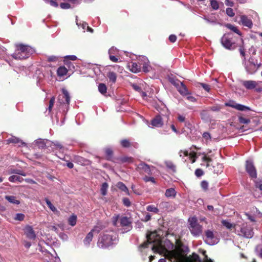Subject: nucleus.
<instances>
[{"mask_svg":"<svg viewBox=\"0 0 262 262\" xmlns=\"http://www.w3.org/2000/svg\"><path fill=\"white\" fill-rule=\"evenodd\" d=\"M117 234L113 231H105L99 237L97 243L98 246L101 248H106L116 244L117 241Z\"/></svg>","mask_w":262,"mask_h":262,"instance_id":"obj_1","label":"nucleus"},{"mask_svg":"<svg viewBox=\"0 0 262 262\" xmlns=\"http://www.w3.org/2000/svg\"><path fill=\"white\" fill-rule=\"evenodd\" d=\"M15 52L11 55L15 59H24L28 58L35 52V50L30 46L23 44L16 45Z\"/></svg>","mask_w":262,"mask_h":262,"instance_id":"obj_2","label":"nucleus"},{"mask_svg":"<svg viewBox=\"0 0 262 262\" xmlns=\"http://www.w3.org/2000/svg\"><path fill=\"white\" fill-rule=\"evenodd\" d=\"M235 232L238 235L247 238H251L254 235L253 228L246 223L241 225L237 224L235 227Z\"/></svg>","mask_w":262,"mask_h":262,"instance_id":"obj_3","label":"nucleus"},{"mask_svg":"<svg viewBox=\"0 0 262 262\" xmlns=\"http://www.w3.org/2000/svg\"><path fill=\"white\" fill-rule=\"evenodd\" d=\"M113 224L117 227H124L127 231L132 229L131 221L130 219L126 216L120 217L119 215H115L112 218Z\"/></svg>","mask_w":262,"mask_h":262,"instance_id":"obj_4","label":"nucleus"},{"mask_svg":"<svg viewBox=\"0 0 262 262\" xmlns=\"http://www.w3.org/2000/svg\"><path fill=\"white\" fill-rule=\"evenodd\" d=\"M189 230L192 235L194 236H199L202 233V227L198 223L197 219L195 217H192L189 219Z\"/></svg>","mask_w":262,"mask_h":262,"instance_id":"obj_5","label":"nucleus"},{"mask_svg":"<svg viewBox=\"0 0 262 262\" xmlns=\"http://www.w3.org/2000/svg\"><path fill=\"white\" fill-rule=\"evenodd\" d=\"M260 63L253 58H250L245 63V68L248 74H253L258 69Z\"/></svg>","mask_w":262,"mask_h":262,"instance_id":"obj_6","label":"nucleus"},{"mask_svg":"<svg viewBox=\"0 0 262 262\" xmlns=\"http://www.w3.org/2000/svg\"><path fill=\"white\" fill-rule=\"evenodd\" d=\"M232 34L230 33L225 34L221 39V43L222 45L226 49L229 50L234 49L236 46L235 43L232 41Z\"/></svg>","mask_w":262,"mask_h":262,"instance_id":"obj_7","label":"nucleus"},{"mask_svg":"<svg viewBox=\"0 0 262 262\" xmlns=\"http://www.w3.org/2000/svg\"><path fill=\"white\" fill-rule=\"evenodd\" d=\"M205 242L210 245H214L219 242V239L216 237L213 231L208 230L205 232Z\"/></svg>","mask_w":262,"mask_h":262,"instance_id":"obj_8","label":"nucleus"},{"mask_svg":"<svg viewBox=\"0 0 262 262\" xmlns=\"http://www.w3.org/2000/svg\"><path fill=\"white\" fill-rule=\"evenodd\" d=\"M246 170L251 178L253 179L256 178V170L252 161L247 160L246 161Z\"/></svg>","mask_w":262,"mask_h":262,"instance_id":"obj_9","label":"nucleus"},{"mask_svg":"<svg viewBox=\"0 0 262 262\" xmlns=\"http://www.w3.org/2000/svg\"><path fill=\"white\" fill-rule=\"evenodd\" d=\"M225 105L226 106H230L241 111L250 110V107L243 104L237 103L233 101H230L227 103H226Z\"/></svg>","mask_w":262,"mask_h":262,"instance_id":"obj_10","label":"nucleus"},{"mask_svg":"<svg viewBox=\"0 0 262 262\" xmlns=\"http://www.w3.org/2000/svg\"><path fill=\"white\" fill-rule=\"evenodd\" d=\"M139 61L140 67L142 66L143 70L144 72H148L150 71L151 67L149 65V60L146 57L144 56H140Z\"/></svg>","mask_w":262,"mask_h":262,"instance_id":"obj_11","label":"nucleus"},{"mask_svg":"<svg viewBox=\"0 0 262 262\" xmlns=\"http://www.w3.org/2000/svg\"><path fill=\"white\" fill-rule=\"evenodd\" d=\"M178 89L179 93L183 96H187L189 94V91L186 86L181 82H176L173 83Z\"/></svg>","mask_w":262,"mask_h":262,"instance_id":"obj_12","label":"nucleus"},{"mask_svg":"<svg viewBox=\"0 0 262 262\" xmlns=\"http://www.w3.org/2000/svg\"><path fill=\"white\" fill-rule=\"evenodd\" d=\"M241 82L243 86L247 89L252 90L256 88L259 82H256L253 80H243Z\"/></svg>","mask_w":262,"mask_h":262,"instance_id":"obj_13","label":"nucleus"},{"mask_svg":"<svg viewBox=\"0 0 262 262\" xmlns=\"http://www.w3.org/2000/svg\"><path fill=\"white\" fill-rule=\"evenodd\" d=\"M6 142L8 144L10 143H14L18 144L19 146L26 145V143L25 142L22 141L19 138L14 136H12L11 137L9 138L6 140Z\"/></svg>","mask_w":262,"mask_h":262,"instance_id":"obj_14","label":"nucleus"},{"mask_svg":"<svg viewBox=\"0 0 262 262\" xmlns=\"http://www.w3.org/2000/svg\"><path fill=\"white\" fill-rule=\"evenodd\" d=\"M25 233L27 237L31 239H34L36 238L35 233L30 226H27L25 228Z\"/></svg>","mask_w":262,"mask_h":262,"instance_id":"obj_15","label":"nucleus"},{"mask_svg":"<svg viewBox=\"0 0 262 262\" xmlns=\"http://www.w3.org/2000/svg\"><path fill=\"white\" fill-rule=\"evenodd\" d=\"M137 169L139 171H143L148 174H150L151 169L150 166L144 162L140 163L137 167Z\"/></svg>","mask_w":262,"mask_h":262,"instance_id":"obj_16","label":"nucleus"},{"mask_svg":"<svg viewBox=\"0 0 262 262\" xmlns=\"http://www.w3.org/2000/svg\"><path fill=\"white\" fill-rule=\"evenodd\" d=\"M151 124L153 127H161L163 125V121L160 115H158L154 118L151 122Z\"/></svg>","mask_w":262,"mask_h":262,"instance_id":"obj_17","label":"nucleus"},{"mask_svg":"<svg viewBox=\"0 0 262 262\" xmlns=\"http://www.w3.org/2000/svg\"><path fill=\"white\" fill-rule=\"evenodd\" d=\"M127 67L130 71L134 73L139 72L141 70L140 64L138 65L136 62H130L128 63Z\"/></svg>","mask_w":262,"mask_h":262,"instance_id":"obj_18","label":"nucleus"},{"mask_svg":"<svg viewBox=\"0 0 262 262\" xmlns=\"http://www.w3.org/2000/svg\"><path fill=\"white\" fill-rule=\"evenodd\" d=\"M241 21L243 25L248 28H250L252 26L251 20L249 19L246 15H242L241 16Z\"/></svg>","mask_w":262,"mask_h":262,"instance_id":"obj_19","label":"nucleus"},{"mask_svg":"<svg viewBox=\"0 0 262 262\" xmlns=\"http://www.w3.org/2000/svg\"><path fill=\"white\" fill-rule=\"evenodd\" d=\"M212 161V160L211 158L204 155V156L202 158L201 165L203 166H205L206 168H209L210 166V163H211Z\"/></svg>","mask_w":262,"mask_h":262,"instance_id":"obj_20","label":"nucleus"},{"mask_svg":"<svg viewBox=\"0 0 262 262\" xmlns=\"http://www.w3.org/2000/svg\"><path fill=\"white\" fill-rule=\"evenodd\" d=\"M177 192L173 188L167 189L165 193V196L169 198H174Z\"/></svg>","mask_w":262,"mask_h":262,"instance_id":"obj_21","label":"nucleus"},{"mask_svg":"<svg viewBox=\"0 0 262 262\" xmlns=\"http://www.w3.org/2000/svg\"><path fill=\"white\" fill-rule=\"evenodd\" d=\"M5 198L9 203L13 204L18 205L20 204V201L17 199V198L13 195H6Z\"/></svg>","mask_w":262,"mask_h":262,"instance_id":"obj_22","label":"nucleus"},{"mask_svg":"<svg viewBox=\"0 0 262 262\" xmlns=\"http://www.w3.org/2000/svg\"><path fill=\"white\" fill-rule=\"evenodd\" d=\"M116 186L120 190L126 193V194L128 195L130 194L128 188L125 186V185L124 183H123L122 182H118L116 184Z\"/></svg>","mask_w":262,"mask_h":262,"instance_id":"obj_23","label":"nucleus"},{"mask_svg":"<svg viewBox=\"0 0 262 262\" xmlns=\"http://www.w3.org/2000/svg\"><path fill=\"white\" fill-rule=\"evenodd\" d=\"M62 98L65 99V102L62 100L63 103H66L67 104H69L70 102V96L68 91L66 89H62Z\"/></svg>","mask_w":262,"mask_h":262,"instance_id":"obj_24","label":"nucleus"},{"mask_svg":"<svg viewBox=\"0 0 262 262\" xmlns=\"http://www.w3.org/2000/svg\"><path fill=\"white\" fill-rule=\"evenodd\" d=\"M222 223L227 229L231 230H234V231H235V227L236 226V224H233L228 220H223L222 221Z\"/></svg>","mask_w":262,"mask_h":262,"instance_id":"obj_25","label":"nucleus"},{"mask_svg":"<svg viewBox=\"0 0 262 262\" xmlns=\"http://www.w3.org/2000/svg\"><path fill=\"white\" fill-rule=\"evenodd\" d=\"M68 73V70L64 66H61L59 67L57 71V73L58 76L62 77L67 75Z\"/></svg>","mask_w":262,"mask_h":262,"instance_id":"obj_26","label":"nucleus"},{"mask_svg":"<svg viewBox=\"0 0 262 262\" xmlns=\"http://www.w3.org/2000/svg\"><path fill=\"white\" fill-rule=\"evenodd\" d=\"M94 234L92 232H90L86 236L85 238L83 240V243L85 245L88 246L89 245L90 242L92 241V238L93 237Z\"/></svg>","mask_w":262,"mask_h":262,"instance_id":"obj_27","label":"nucleus"},{"mask_svg":"<svg viewBox=\"0 0 262 262\" xmlns=\"http://www.w3.org/2000/svg\"><path fill=\"white\" fill-rule=\"evenodd\" d=\"M9 180L11 182H21L23 180V178L17 175H13L9 178Z\"/></svg>","mask_w":262,"mask_h":262,"instance_id":"obj_28","label":"nucleus"},{"mask_svg":"<svg viewBox=\"0 0 262 262\" xmlns=\"http://www.w3.org/2000/svg\"><path fill=\"white\" fill-rule=\"evenodd\" d=\"M77 216L74 214H72L68 219V223L72 226H74L76 224Z\"/></svg>","mask_w":262,"mask_h":262,"instance_id":"obj_29","label":"nucleus"},{"mask_svg":"<svg viewBox=\"0 0 262 262\" xmlns=\"http://www.w3.org/2000/svg\"><path fill=\"white\" fill-rule=\"evenodd\" d=\"M165 164L168 169H169L173 172L176 171V166L173 164V163L172 162L170 161H166L165 162Z\"/></svg>","mask_w":262,"mask_h":262,"instance_id":"obj_30","label":"nucleus"},{"mask_svg":"<svg viewBox=\"0 0 262 262\" xmlns=\"http://www.w3.org/2000/svg\"><path fill=\"white\" fill-rule=\"evenodd\" d=\"M45 201L49 207V208L54 212L58 213V211L56 208L51 203V202L47 198L45 199Z\"/></svg>","mask_w":262,"mask_h":262,"instance_id":"obj_31","label":"nucleus"},{"mask_svg":"<svg viewBox=\"0 0 262 262\" xmlns=\"http://www.w3.org/2000/svg\"><path fill=\"white\" fill-rule=\"evenodd\" d=\"M107 77L109 78L110 81L113 83H115L116 80V74L113 72H110L107 74Z\"/></svg>","mask_w":262,"mask_h":262,"instance_id":"obj_32","label":"nucleus"},{"mask_svg":"<svg viewBox=\"0 0 262 262\" xmlns=\"http://www.w3.org/2000/svg\"><path fill=\"white\" fill-rule=\"evenodd\" d=\"M108 187V185L107 183L105 182L102 184L101 188V192L103 195H105L106 194Z\"/></svg>","mask_w":262,"mask_h":262,"instance_id":"obj_33","label":"nucleus"},{"mask_svg":"<svg viewBox=\"0 0 262 262\" xmlns=\"http://www.w3.org/2000/svg\"><path fill=\"white\" fill-rule=\"evenodd\" d=\"M146 210L148 211L153 212L155 213H158L159 211L158 208L152 205L148 206L146 208Z\"/></svg>","mask_w":262,"mask_h":262,"instance_id":"obj_34","label":"nucleus"},{"mask_svg":"<svg viewBox=\"0 0 262 262\" xmlns=\"http://www.w3.org/2000/svg\"><path fill=\"white\" fill-rule=\"evenodd\" d=\"M226 27L227 28L229 29L230 30H232L234 32L236 33V34L241 35V32L238 30L237 28L234 26H233L231 24H227L226 25Z\"/></svg>","mask_w":262,"mask_h":262,"instance_id":"obj_35","label":"nucleus"},{"mask_svg":"<svg viewBox=\"0 0 262 262\" xmlns=\"http://www.w3.org/2000/svg\"><path fill=\"white\" fill-rule=\"evenodd\" d=\"M98 90L102 94H104L106 93V86L103 83H100L98 85Z\"/></svg>","mask_w":262,"mask_h":262,"instance_id":"obj_36","label":"nucleus"},{"mask_svg":"<svg viewBox=\"0 0 262 262\" xmlns=\"http://www.w3.org/2000/svg\"><path fill=\"white\" fill-rule=\"evenodd\" d=\"M102 229V227L100 225H97L91 231L93 234H98Z\"/></svg>","mask_w":262,"mask_h":262,"instance_id":"obj_37","label":"nucleus"},{"mask_svg":"<svg viewBox=\"0 0 262 262\" xmlns=\"http://www.w3.org/2000/svg\"><path fill=\"white\" fill-rule=\"evenodd\" d=\"M210 5L213 10H217L219 6L216 0H210Z\"/></svg>","mask_w":262,"mask_h":262,"instance_id":"obj_38","label":"nucleus"},{"mask_svg":"<svg viewBox=\"0 0 262 262\" xmlns=\"http://www.w3.org/2000/svg\"><path fill=\"white\" fill-rule=\"evenodd\" d=\"M118 53V51L117 48L115 47H112L108 50L109 56L110 55H116Z\"/></svg>","mask_w":262,"mask_h":262,"instance_id":"obj_39","label":"nucleus"},{"mask_svg":"<svg viewBox=\"0 0 262 262\" xmlns=\"http://www.w3.org/2000/svg\"><path fill=\"white\" fill-rule=\"evenodd\" d=\"M120 143L123 147H128L130 145L129 141L126 139L121 140Z\"/></svg>","mask_w":262,"mask_h":262,"instance_id":"obj_40","label":"nucleus"},{"mask_svg":"<svg viewBox=\"0 0 262 262\" xmlns=\"http://www.w3.org/2000/svg\"><path fill=\"white\" fill-rule=\"evenodd\" d=\"M238 120L239 122L243 124H248L250 122V119L241 116L238 117Z\"/></svg>","mask_w":262,"mask_h":262,"instance_id":"obj_41","label":"nucleus"},{"mask_svg":"<svg viewBox=\"0 0 262 262\" xmlns=\"http://www.w3.org/2000/svg\"><path fill=\"white\" fill-rule=\"evenodd\" d=\"M76 24L78 27H81L82 28V29L83 30L84 32L85 31V29L88 27V24L85 22H83L82 24H79L78 21V19L77 18H76Z\"/></svg>","mask_w":262,"mask_h":262,"instance_id":"obj_42","label":"nucleus"},{"mask_svg":"<svg viewBox=\"0 0 262 262\" xmlns=\"http://www.w3.org/2000/svg\"><path fill=\"white\" fill-rule=\"evenodd\" d=\"M223 168V166L222 165V164H220V163H217V168H216V169H214L213 170L214 172L215 173H220L221 171H222Z\"/></svg>","mask_w":262,"mask_h":262,"instance_id":"obj_43","label":"nucleus"},{"mask_svg":"<svg viewBox=\"0 0 262 262\" xmlns=\"http://www.w3.org/2000/svg\"><path fill=\"white\" fill-rule=\"evenodd\" d=\"M35 143L38 145L39 147L43 148L45 146L44 141L41 139H38L35 141Z\"/></svg>","mask_w":262,"mask_h":262,"instance_id":"obj_44","label":"nucleus"},{"mask_svg":"<svg viewBox=\"0 0 262 262\" xmlns=\"http://www.w3.org/2000/svg\"><path fill=\"white\" fill-rule=\"evenodd\" d=\"M203 138L206 140L207 142L211 141V136L208 132H205L203 134Z\"/></svg>","mask_w":262,"mask_h":262,"instance_id":"obj_45","label":"nucleus"},{"mask_svg":"<svg viewBox=\"0 0 262 262\" xmlns=\"http://www.w3.org/2000/svg\"><path fill=\"white\" fill-rule=\"evenodd\" d=\"M25 215L23 213H17L14 217L15 220L23 221L24 219Z\"/></svg>","mask_w":262,"mask_h":262,"instance_id":"obj_46","label":"nucleus"},{"mask_svg":"<svg viewBox=\"0 0 262 262\" xmlns=\"http://www.w3.org/2000/svg\"><path fill=\"white\" fill-rule=\"evenodd\" d=\"M227 14L230 17H233L234 15L233 10L231 8H227L226 10Z\"/></svg>","mask_w":262,"mask_h":262,"instance_id":"obj_47","label":"nucleus"},{"mask_svg":"<svg viewBox=\"0 0 262 262\" xmlns=\"http://www.w3.org/2000/svg\"><path fill=\"white\" fill-rule=\"evenodd\" d=\"M46 3H49L51 6L54 7H57L58 5L57 3L55 0H43Z\"/></svg>","mask_w":262,"mask_h":262,"instance_id":"obj_48","label":"nucleus"},{"mask_svg":"<svg viewBox=\"0 0 262 262\" xmlns=\"http://www.w3.org/2000/svg\"><path fill=\"white\" fill-rule=\"evenodd\" d=\"M245 215L247 217V218L250 220L251 222H255V217L254 215L248 213H245Z\"/></svg>","mask_w":262,"mask_h":262,"instance_id":"obj_49","label":"nucleus"},{"mask_svg":"<svg viewBox=\"0 0 262 262\" xmlns=\"http://www.w3.org/2000/svg\"><path fill=\"white\" fill-rule=\"evenodd\" d=\"M52 145L55 146L57 147V148L59 149H62L63 148L62 145L57 141L52 142Z\"/></svg>","mask_w":262,"mask_h":262,"instance_id":"obj_50","label":"nucleus"},{"mask_svg":"<svg viewBox=\"0 0 262 262\" xmlns=\"http://www.w3.org/2000/svg\"><path fill=\"white\" fill-rule=\"evenodd\" d=\"M58 57L56 56H50L48 57V60L50 62H56L58 60Z\"/></svg>","mask_w":262,"mask_h":262,"instance_id":"obj_51","label":"nucleus"},{"mask_svg":"<svg viewBox=\"0 0 262 262\" xmlns=\"http://www.w3.org/2000/svg\"><path fill=\"white\" fill-rule=\"evenodd\" d=\"M55 102V98L52 97L50 100V104L48 107L49 112H51Z\"/></svg>","mask_w":262,"mask_h":262,"instance_id":"obj_52","label":"nucleus"},{"mask_svg":"<svg viewBox=\"0 0 262 262\" xmlns=\"http://www.w3.org/2000/svg\"><path fill=\"white\" fill-rule=\"evenodd\" d=\"M144 180L146 182L150 181L152 183H156V181L154 177L146 176L144 178Z\"/></svg>","mask_w":262,"mask_h":262,"instance_id":"obj_53","label":"nucleus"},{"mask_svg":"<svg viewBox=\"0 0 262 262\" xmlns=\"http://www.w3.org/2000/svg\"><path fill=\"white\" fill-rule=\"evenodd\" d=\"M60 6L63 9H67L70 8V5L68 3H62L60 4Z\"/></svg>","mask_w":262,"mask_h":262,"instance_id":"obj_54","label":"nucleus"},{"mask_svg":"<svg viewBox=\"0 0 262 262\" xmlns=\"http://www.w3.org/2000/svg\"><path fill=\"white\" fill-rule=\"evenodd\" d=\"M201 187L204 189V190H206L208 188V183L207 181H203L201 183Z\"/></svg>","mask_w":262,"mask_h":262,"instance_id":"obj_55","label":"nucleus"},{"mask_svg":"<svg viewBox=\"0 0 262 262\" xmlns=\"http://www.w3.org/2000/svg\"><path fill=\"white\" fill-rule=\"evenodd\" d=\"M188 156H189V157L192 159V163L195 162L196 158V153L194 152H190L188 154Z\"/></svg>","mask_w":262,"mask_h":262,"instance_id":"obj_56","label":"nucleus"},{"mask_svg":"<svg viewBox=\"0 0 262 262\" xmlns=\"http://www.w3.org/2000/svg\"><path fill=\"white\" fill-rule=\"evenodd\" d=\"M123 204L127 207H129L130 205V202L128 198H125L123 199Z\"/></svg>","mask_w":262,"mask_h":262,"instance_id":"obj_57","label":"nucleus"},{"mask_svg":"<svg viewBox=\"0 0 262 262\" xmlns=\"http://www.w3.org/2000/svg\"><path fill=\"white\" fill-rule=\"evenodd\" d=\"M203 171L201 169H196L195 171V174L197 177H201L203 174Z\"/></svg>","mask_w":262,"mask_h":262,"instance_id":"obj_58","label":"nucleus"},{"mask_svg":"<svg viewBox=\"0 0 262 262\" xmlns=\"http://www.w3.org/2000/svg\"><path fill=\"white\" fill-rule=\"evenodd\" d=\"M186 96L187 100H188V101H189L190 102H194L196 101L195 98L194 97H193L192 96L189 95V94H188V95H187Z\"/></svg>","mask_w":262,"mask_h":262,"instance_id":"obj_59","label":"nucleus"},{"mask_svg":"<svg viewBox=\"0 0 262 262\" xmlns=\"http://www.w3.org/2000/svg\"><path fill=\"white\" fill-rule=\"evenodd\" d=\"M201 86L203 88V89L206 91L207 92H209L210 90V86L208 84L201 83Z\"/></svg>","mask_w":262,"mask_h":262,"instance_id":"obj_60","label":"nucleus"},{"mask_svg":"<svg viewBox=\"0 0 262 262\" xmlns=\"http://www.w3.org/2000/svg\"><path fill=\"white\" fill-rule=\"evenodd\" d=\"M169 40L171 42H174L177 40V36L174 35H170L169 37Z\"/></svg>","mask_w":262,"mask_h":262,"instance_id":"obj_61","label":"nucleus"},{"mask_svg":"<svg viewBox=\"0 0 262 262\" xmlns=\"http://www.w3.org/2000/svg\"><path fill=\"white\" fill-rule=\"evenodd\" d=\"M105 153L106 155L108 156V157L110 158L112 155L113 151L111 149L107 148L105 149Z\"/></svg>","mask_w":262,"mask_h":262,"instance_id":"obj_62","label":"nucleus"},{"mask_svg":"<svg viewBox=\"0 0 262 262\" xmlns=\"http://www.w3.org/2000/svg\"><path fill=\"white\" fill-rule=\"evenodd\" d=\"M225 3L226 5L228 6L233 7L234 5V3L231 0H226Z\"/></svg>","mask_w":262,"mask_h":262,"instance_id":"obj_63","label":"nucleus"},{"mask_svg":"<svg viewBox=\"0 0 262 262\" xmlns=\"http://www.w3.org/2000/svg\"><path fill=\"white\" fill-rule=\"evenodd\" d=\"M179 155H180V157L188 156V152L187 150H184V151L181 150L179 152Z\"/></svg>","mask_w":262,"mask_h":262,"instance_id":"obj_64","label":"nucleus"}]
</instances>
